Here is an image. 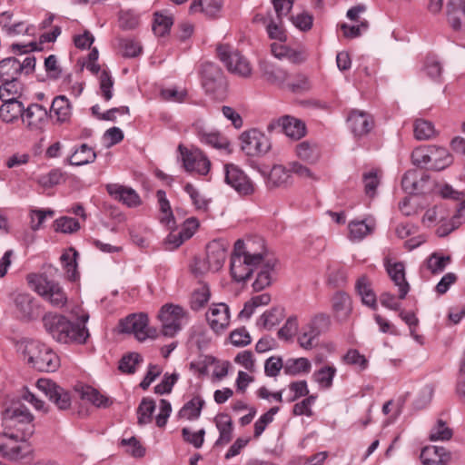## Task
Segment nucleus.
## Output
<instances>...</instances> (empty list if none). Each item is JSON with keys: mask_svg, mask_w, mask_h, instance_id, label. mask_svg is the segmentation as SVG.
I'll use <instances>...</instances> for the list:
<instances>
[{"mask_svg": "<svg viewBox=\"0 0 465 465\" xmlns=\"http://www.w3.org/2000/svg\"><path fill=\"white\" fill-rule=\"evenodd\" d=\"M77 310H72L71 313L79 320V323H74L58 313L45 314L43 317V325L45 331L55 341L62 344L85 343L89 337V331L85 327L89 315L86 312L78 315Z\"/></svg>", "mask_w": 465, "mask_h": 465, "instance_id": "nucleus-1", "label": "nucleus"}, {"mask_svg": "<svg viewBox=\"0 0 465 465\" xmlns=\"http://www.w3.org/2000/svg\"><path fill=\"white\" fill-rule=\"evenodd\" d=\"M266 247L260 237L248 239L246 242L238 240L231 258V274L236 282H244L264 260Z\"/></svg>", "mask_w": 465, "mask_h": 465, "instance_id": "nucleus-2", "label": "nucleus"}, {"mask_svg": "<svg viewBox=\"0 0 465 465\" xmlns=\"http://www.w3.org/2000/svg\"><path fill=\"white\" fill-rule=\"evenodd\" d=\"M19 350L27 357L28 363L39 371L52 372L60 366L57 354L39 341L24 340L19 343Z\"/></svg>", "mask_w": 465, "mask_h": 465, "instance_id": "nucleus-3", "label": "nucleus"}, {"mask_svg": "<svg viewBox=\"0 0 465 465\" xmlns=\"http://www.w3.org/2000/svg\"><path fill=\"white\" fill-rule=\"evenodd\" d=\"M29 287L54 307L62 308L67 303V295L60 284L46 275L30 273L26 276Z\"/></svg>", "mask_w": 465, "mask_h": 465, "instance_id": "nucleus-4", "label": "nucleus"}, {"mask_svg": "<svg viewBox=\"0 0 465 465\" xmlns=\"http://www.w3.org/2000/svg\"><path fill=\"white\" fill-rule=\"evenodd\" d=\"M2 420L5 430H14L22 438H29L34 434V417L24 405L6 408L2 413Z\"/></svg>", "mask_w": 465, "mask_h": 465, "instance_id": "nucleus-5", "label": "nucleus"}, {"mask_svg": "<svg viewBox=\"0 0 465 465\" xmlns=\"http://www.w3.org/2000/svg\"><path fill=\"white\" fill-rule=\"evenodd\" d=\"M19 433H0V455L12 461L24 460L32 453V448Z\"/></svg>", "mask_w": 465, "mask_h": 465, "instance_id": "nucleus-6", "label": "nucleus"}, {"mask_svg": "<svg viewBox=\"0 0 465 465\" xmlns=\"http://www.w3.org/2000/svg\"><path fill=\"white\" fill-rule=\"evenodd\" d=\"M226 256V245L222 241H212L206 247V259L196 261L193 272L196 275L203 274L208 271L217 272L223 266Z\"/></svg>", "mask_w": 465, "mask_h": 465, "instance_id": "nucleus-7", "label": "nucleus"}, {"mask_svg": "<svg viewBox=\"0 0 465 465\" xmlns=\"http://www.w3.org/2000/svg\"><path fill=\"white\" fill-rule=\"evenodd\" d=\"M217 55L232 74L242 77H248L252 74L249 61L237 50L228 45L217 46Z\"/></svg>", "mask_w": 465, "mask_h": 465, "instance_id": "nucleus-8", "label": "nucleus"}, {"mask_svg": "<svg viewBox=\"0 0 465 465\" xmlns=\"http://www.w3.org/2000/svg\"><path fill=\"white\" fill-rule=\"evenodd\" d=\"M121 332L133 333L135 338L143 341L147 338L154 339L157 337L155 329L148 328V317L146 314H131L119 322Z\"/></svg>", "mask_w": 465, "mask_h": 465, "instance_id": "nucleus-9", "label": "nucleus"}, {"mask_svg": "<svg viewBox=\"0 0 465 465\" xmlns=\"http://www.w3.org/2000/svg\"><path fill=\"white\" fill-rule=\"evenodd\" d=\"M185 316L184 310L179 305L165 304L159 312L162 322V334L173 337L182 329V321Z\"/></svg>", "mask_w": 465, "mask_h": 465, "instance_id": "nucleus-10", "label": "nucleus"}, {"mask_svg": "<svg viewBox=\"0 0 465 465\" xmlns=\"http://www.w3.org/2000/svg\"><path fill=\"white\" fill-rule=\"evenodd\" d=\"M242 150L250 156L266 153L271 148L269 138L257 129H252L242 134Z\"/></svg>", "mask_w": 465, "mask_h": 465, "instance_id": "nucleus-11", "label": "nucleus"}, {"mask_svg": "<svg viewBox=\"0 0 465 465\" xmlns=\"http://www.w3.org/2000/svg\"><path fill=\"white\" fill-rule=\"evenodd\" d=\"M36 388L42 391L61 411L68 410L72 404V398L66 390L49 379H39Z\"/></svg>", "mask_w": 465, "mask_h": 465, "instance_id": "nucleus-12", "label": "nucleus"}, {"mask_svg": "<svg viewBox=\"0 0 465 465\" xmlns=\"http://www.w3.org/2000/svg\"><path fill=\"white\" fill-rule=\"evenodd\" d=\"M224 172L225 182L240 195L247 196L254 193L253 183L238 166L232 163L225 164Z\"/></svg>", "mask_w": 465, "mask_h": 465, "instance_id": "nucleus-13", "label": "nucleus"}, {"mask_svg": "<svg viewBox=\"0 0 465 465\" xmlns=\"http://www.w3.org/2000/svg\"><path fill=\"white\" fill-rule=\"evenodd\" d=\"M12 300L15 305L17 317L24 321H31L39 314V305L35 299L25 292L12 293Z\"/></svg>", "mask_w": 465, "mask_h": 465, "instance_id": "nucleus-14", "label": "nucleus"}, {"mask_svg": "<svg viewBox=\"0 0 465 465\" xmlns=\"http://www.w3.org/2000/svg\"><path fill=\"white\" fill-rule=\"evenodd\" d=\"M201 74L203 85L206 92L215 93L223 87V74L217 64L212 62H204L202 64Z\"/></svg>", "mask_w": 465, "mask_h": 465, "instance_id": "nucleus-15", "label": "nucleus"}, {"mask_svg": "<svg viewBox=\"0 0 465 465\" xmlns=\"http://www.w3.org/2000/svg\"><path fill=\"white\" fill-rule=\"evenodd\" d=\"M276 128L292 139H300L305 134V124L301 120L289 115L282 116L268 124L269 131H273Z\"/></svg>", "mask_w": 465, "mask_h": 465, "instance_id": "nucleus-16", "label": "nucleus"}, {"mask_svg": "<svg viewBox=\"0 0 465 465\" xmlns=\"http://www.w3.org/2000/svg\"><path fill=\"white\" fill-rule=\"evenodd\" d=\"M347 123L355 137L366 135L374 126L372 116L360 110H352L347 118Z\"/></svg>", "mask_w": 465, "mask_h": 465, "instance_id": "nucleus-17", "label": "nucleus"}, {"mask_svg": "<svg viewBox=\"0 0 465 465\" xmlns=\"http://www.w3.org/2000/svg\"><path fill=\"white\" fill-rule=\"evenodd\" d=\"M206 319L215 332L223 331L230 322L229 307L223 302L213 304L207 312Z\"/></svg>", "mask_w": 465, "mask_h": 465, "instance_id": "nucleus-18", "label": "nucleus"}, {"mask_svg": "<svg viewBox=\"0 0 465 465\" xmlns=\"http://www.w3.org/2000/svg\"><path fill=\"white\" fill-rule=\"evenodd\" d=\"M196 134L203 143L220 150H229L230 143L219 132L206 129L201 122L194 124Z\"/></svg>", "mask_w": 465, "mask_h": 465, "instance_id": "nucleus-19", "label": "nucleus"}, {"mask_svg": "<svg viewBox=\"0 0 465 465\" xmlns=\"http://www.w3.org/2000/svg\"><path fill=\"white\" fill-rule=\"evenodd\" d=\"M276 265V260L269 255L266 251L264 260L259 265L261 267L257 277L252 284L256 292L262 291L272 283V272Z\"/></svg>", "mask_w": 465, "mask_h": 465, "instance_id": "nucleus-20", "label": "nucleus"}, {"mask_svg": "<svg viewBox=\"0 0 465 465\" xmlns=\"http://www.w3.org/2000/svg\"><path fill=\"white\" fill-rule=\"evenodd\" d=\"M386 270L390 275L391 281L399 288V298L403 300L406 298L409 291L410 284L405 278V266L402 262H388L386 264Z\"/></svg>", "mask_w": 465, "mask_h": 465, "instance_id": "nucleus-21", "label": "nucleus"}, {"mask_svg": "<svg viewBox=\"0 0 465 465\" xmlns=\"http://www.w3.org/2000/svg\"><path fill=\"white\" fill-rule=\"evenodd\" d=\"M427 181L428 177L423 172L409 170L404 173L401 179V186L402 189L410 194L420 193H423L424 184Z\"/></svg>", "mask_w": 465, "mask_h": 465, "instance_id": "nucleus-22", "label": "nucleus"}, {"mask_svg": "<svg viewBox=\"0 0 465 465\" xmlns=\"http://www.w3.org/2000/svg\"><path fill=\"white\" fill-rule=\"evenodd\" d=\"M47 111L40 104H33L26 109L25 108L23 122L25 123L27 127L32 130L42 128V126L47 122Z\"/></svg>", "mask_w": 465, "mask_h": 465, "instance_id": "nucleus-23", "label": "nucleus"}, {"mask_svg": "<svg viewBox=\"0 0 465 465\" xmlns=\"http://www.w3.org/2000/svg\"><path fill=\"white\" fill-rule=\"evenodd\" d=\"M331 308L338 321H347L352 312L351 297L344 292H335L331 298Z\"/></svg>", "mask_w": 465, "mask_h": 465, "instance_id": "nucleus-24", "label": "nucleus"}, {"mask_svg": "<svg viewBox=\"0 0 465 465\" xmlns=\"http://www.w3.org/2000/svg\"><path fill=\"white\" fill-rule=\"evenodd\" d=\"M450 460V454L443 447L427 446L420 452L423 465H446Z\"/></svg>", "mask_w": 465, "mask_h": 465, "instance_id": "nucleus-25", "label": "nucleus"}, {"mask_svg": "<svg viewBox=\"0 0 465 465\" xmlns=\"http://www.w3.org/2000/svg\"><path fill=\"white\" fill-rule=\"evenodd\" d=\"M107 191L114 199L122 202L129 207L140 204L141 200L137 193L132 189L119 184H108Z\"/></svg>", "mask_w": 465, "mask_h": 465, "instance_id": "nucleus-26", "label": "nucleus"}, {"mask_svg": "<svg viewBox=\"0 0 465 465\" xmlns=\"http://www.w3.org/2000/svg\"><path fill=\"white\" fill-rule=\"evenodd\" d=\"M4 104L0 107V118L7 124L14 123L20 117L23 118L25 113L24 104L15 98H7L2 100Z\"/></svg>", "mask_w": 465, "mask_h": 465, "instance_id": "nucleus-27", "label": "nucleus"}, {"mask_svg": "<svg viewBox=\"0 0 465 465\" xmlns=\"http://www.w3.org/2000/svg\"><path fill=\"white\" fill-rule=\"evenodd\" d=\"M429 153L430 169L431 170L441 171L452 163V157L446 148L430 145Z\"/></svg>", "mask_w": 465, "mask_h": 465, "instance_id": "nucleus-28", "label": "nucleus"}, {"mask_svg": "<svg viewBox=\"0 0 465 465\" xmlns=\"http://www.w3.org/2000/svg\"><path fill=\"white\" fill-rule=\"evenodd\" d=\"M215 425L219 430V438L215 441L216 446L228 444L232 438L233 425L231 417L226 413H221L215 417Z\"/></svg>", "mask_w": 465, "mask_h": 465, "instance_id": "nucleus-29", "label": "nucleus"}, {"mask_svg": "<svg viewBox=\"0 0 465 465\" xmlns=\"http://www.w3.org/2000/svg\"><path fill=\"white\" fill-rule=\"evenodd\" d=\"M355 289L357 293L361 296V302L364 305L371 308L372 310L377 309L378 304L376 294L371 288V282L365 275L357 280Z\"/></svg>", "mask_w": 465, "mask_h": 465, "instance_id": "nucleus-30", "label": "nucleus"}, {"mask_svg": "<svg viewBox=\"0 0 465 465\" xmlns=\"http://www.w3.org/2000/svg\"><path fill=\"white\" fill-rule=\"evenodd\" d=\"M260 70L262 78L272 84L281 85L288 79V73L272 63H261Z\"/></svg>", "mask_w": 465, "mask_h": 465, "instance_id": "nucleus-31", "label": "nucleus"}, {"mask_svg": "<svg viewBox=\"0 0 465 465\" xmlns=\"http://www.w3.org/2000/svg\"><path fill=\"white\" fill-rule=\"evenodd\" d=\"M448 20L454 30L462 29V20L465 19V7L461 0H449L447 5Z\"/></svg>", "mask_w": 465, "mask_h": 465, "instance_id": "nucleus-32", "label": "nucleus"}, {"mask_svg": "<svg viewBox=\"0 0 465 465\" xmlns=\"http://www.w3.org/2000/svg\"><path fill=\"white\" fill-rule=\"evenodd\" d=\"M289 178L290 170L282 165H274L265 176V183L269 189H273L287 184Z\"/></svg>", "mask_w": 465, "mask_h": 465, "instance_id": "nucleus-33", "label": "nucleus"}, {"mask_svg": "<svg viewBox=\"0 0 465 465\" xmlns=\"http://www.w3.org/2000/svg\"><path fill=\"white\" fill-rule=\"evenodd\" d=\"M20 74V61L7 57L0 61V81L17 80Z\"/></svg>", "mask_w": 465, "mask_h": 465, "instance_id": "nucleus-34", "label": "nucleus"}, {"mask_svg": "<svg viewBox=\"0 0 465 465\" xmlns=\"http://www.w3.org/2000/svg\"><path fill=\"white\" fill-rule=\"evenodd\" d=\"M80 396L98 408H106L112 404V401L105 395L101 394L96 389L91 386H82Z\"/></svg>", "mask_w": 465, "mask_h": 465, "instance_id": "nucleus-35", "label": "nucleus"}, {"mask_svg": "<svg viewBox=\"0 0 465 465\" xmlns=\"http://www.w3.org/2000/svg\"><path fill=\"white\" fill-rule=\"evenodd\" d=\"M296 154L309 163H315L321 156V151L316 143L304 141L297 144Z\"/></svg>", "mask_w": 465, "mask_h": 465, "instance_id": "nucleus-36", "label": "nucleus"}, {"mask_svg": "<svg viewBox=\"0 0 465 465\" xmlns=\"http://www.w3.org/2000/svg\"><path fill=\"white\" fill-rule=\"evenodd\" d=\"M223 5L222 0H193L190 5L192 12L201 11L209 17H214L221 10Z\"/></svg>", "mask_w": 465, "mask_h": 465, "instance_id": "nucleus-37", "label": "nucleus"}, {"mask_svg": "<svg viewBox=\"0 0 465 465\" xmlns=\"http://www.w3.org/2000/svg\"><path fill=\"white\" fill-rule=\"evenodd\" d=\"M204 401L200 396L193 397L183 405L179 411V415L180 417L185 418L189 420H196L200 417Z\"/></svg>", "mask_w": 465, "mask_h": 465, "instance_id": "nucleus-38", "label": "nucleus"}, {"mask_svg": "<svg viewBox=\"0 0 465 465\" xmlns=\"http://www.w3.org/2000/svg\"><path fill=\"white\" fill-rule=\"evenodd\" d=\"M95 158L96 154L94 150L84 143L74 152L69 159V163L72 165H84L93 163Z\"/></svg>", "mask_w": 465, "mask_h": 465, "instance_id": "nucleus-39", "label": "nucleus"}, {"mask_svg": "<svg viewBox=\"0 0 465 465\" xmlns=\"http://www.w3.org/2000/svg\"><path fill=\"white\" fill-rule=\"evenodd\" d=\"M51 110L61 123L66 122L71 116V104L64 95L56 96L54 99Z\"/></svg>", "mask_w": 465, "mask_h": 465, "instance_id": "nucleus-40", "label": "nucleus"}, {"mask_svg": "<svg viewBox=\"0 0 465 465\" xmlns=\"http://www.w3.org/2000/svg\"><path fill=\"white\" fill-rule=\"evenodd\" d=\"M312 364L307 358L289 359L284 363V372L288 375H298L310 372Z\"/></svg>", "mask_w": 465, "mask_h": 465, "instance_id": "nucleus-41", "label": "nucleus"}, {"mask_svg": "<svg viewBox=\"0 0 465 465\" xmlns=\"http://www.w3.org/2000/svg\"><path fill=\"white\" fill-rule=\"evenodd\" d=\"M157 199L160 206V211L162 215L160 217V222L166 225L169 228H172L174 225L173 214L169 203V201L166 199V193L163 190H159L157 192Z\"/></svg>", "mask_w": 465, "mask_h": 465, "instance_id": "nucleus-42", "label": "nucleus"}, {"mask_svg": "<svg viewBox=\"0 0 465 465\" xmlns=\"http://www.w3.org/2000/svg\"><path fill=\"white\" fill-rule=\"evenodd\" d=\"M283 316L282 309L272 308L261 315L257 324L266 330H271L280 323V322L283 319Z\"/></svg>", "mask_w": 465, "mask_h": 465, "instance_id": "nucleus-43", "label": "nucleus"}, {"mask_svg": "<svg viewBox=\"0 0 465 465\" xmlns=\"http://www.w3.org/2000/svg\"><path fill=\"white\" fill-rule=\"evenodd\" d=\"M450 255H441L439 252L431 253L426 260V266L432 274L442 272L450 262Z\"/></svg>", "mask_w": 465, "mask_h": 465, "instance_id": "nucleus-44", "label": "nucleus"}, {"mask_svg": "<svg viewBox=\"0 0 465 465\" xmlns=\"http://www.w3.org/2000/svg\"><path fill=\"white\" fill-rule=\"evenodd\" d=\"M348 227L350 239L352 241H361L374 230L373 225L368 224L364 221H351Z\"/></svg>", "mask_w": 465, "mask_h": 465, "instance_id": "nucleus-45", "label": "nucleus"}, {"mask_svg": "<svg viewBox=\"0 0 465 465\" xmlns=\"http://www.w3.org/2000/svg\"><path fill=\"white\" fill-rule=\"evenodd\" d=\"M155 411V403L153 400L143 398L137 409L138 424L145 425L152 421L153 413Z\"/></svg>", "mask_w": 465, "mask_h": 465, "instance_id": "nucleus-46", "label": "nucleus"}, {"mask_svg": "<svg viewBox=\"0 0 465 465\" xmlns=\"http://www.w3.org/2000/svg\"><path fill=\"white\" fill-rule=\"evenodd\" d=\"M78 253L74 248H70L61 255V262L66 270L67 279L74 281L76 279V257Z\"/></svg>", "mask_w": 465, "mask_h": 465, "instance_id": "nucleus-47", "label": "nucleus"}, {"mask_svg": "<svg viewBox=\"0 0 465 465\" xmlns=\"http://www.w3.org/2000/svg\"><path fill=\"white\" fill-rule=\"evenodd\" d=\"M336 374L334 366H324L313 374L315 381L323 389H329L332 385L333 378Z\"/></svg>", "mask_w": 465, "mask_h": 465, "instance_id": "nucleus-48", "label": "nucleus"}, {"mask_svg": "<svg viewBox=\"0 0 465 465\" xmlns=\"http://www.w3.org/2000/svg\"><path fill=\"white\" fill-rule=\"evenodd\" d=\"M435 134L434 125L431 122L417 119L414 122V136L418 140H429Z\"/></svg>", "mask_w": 465, "mask_h": 465, "instance_id": "nucleus-49", "label": "nucleus"}, {"mask_svg": "<svg viewBox=\"0 0 465 465\" xmlns=\"http://www.w3.org/2000/svg\"><path fill=\"white\" fill-rule=\"evenodd\" d=\"M114 78L106 70H103L99 76L100 95L104 101H110L114 95Z\"/></svg>", "mask_w": 465, "mask_h": 465, "instance_id": "nucleus-50", "label": "nucleus"}, {"mask_svg": "<svg viewBox=\"0 0 465 465\" xmlns=\"http://www.w3.org/2000/svg\"><path fill=\"white\" fill-rule=\"evenodd\" d=\"M210 296L209 287L207 285H202L192 294L190 301L191 308L193 311H199L208 302Z\"/></svg>", "mask_w": 465, "mask_h": 465, "instance_id": "nucleus-51", "label": "nucleus"}, {"mask_svg": "<svg viewBox=\"0 0 465 465\" xmlns=\"http://www.w3.org/2000/svg\"><path fill=\"white\" fill-rule=\"evenodd\" d=\"M54 229L58 232L73 233L80 229V224L74 218L64 216L54 221Z\"/></svg>", "mask_w": 465, "mask_h": 465, "instance_id": "nucleus-52", "label": "nucleus"}, {"mask_svg": "<svg viewBox=\"0 0 465 465\" xmlns=\"http://www.w3.org/2000/svg\"><path fill=\"white\" fill-rule=\"evenodd\" d=\"M173 24V20L172 16L155 13L153 31L156 35L163 36L169 32Z\"/></svg>", "mask_w": 465, "mask_h": 465, "instance_id": "nucleus-53", "label": "nucleus"}, {"mask_svg": "<svg viewBox=\"0 0 465 465\" xmlns=\"http://www.w3.org/2000/svg\"><path fill=\"white\" fill-rule=\"evenodd\" d=\"M452 434V430L442 420H438L437 423L430 430V440L431 441L449 440L451 439Z\"/></svg>", "mask_w": 465, "mask_h": 465, "instance_id": "nucleus-54", "label": "nucleus"}, {"mask_svg": "<svg viewBox=\"0 0 465 465\" xmlns=\"http://www.w3.org/2000/svg\"><path fill=\"white\" fill-rule=\"evenodd\" d=\"M62 180V172L58 169H53L47 173L39 175L36 182L43 188L49 189L59 184Z\"/></svg>", "mask_w": 465, "mask_h": 465, "instance_id": "nucleus-55", "label": "nucleus"}, {"mask_svg": "<svg viewBox=\"0 0 465 465\" xmlns=\"http://www.w3.org/2000/svg\"><path fill=\"white\" fill-rule=\"evenodd\" d=\"M379 172L377 170H371L366 172L362 175V181L364 183V190L367 195L373 197L376 193V189L380 184Z\"/></svg>", "mask_w": 465, "mask_h": 465, "instance_id": "nucleus-56", "label": "nucleus"}, {"mask_svg": "<svg viewBox=\"0 0 465 465\" xmlns=\"http://www.w3.org/2000/svg\"><path fill=\"white\" fill-rule=\"evenodd\" d=\"M319 337L317 331H314L309 325L302 327L300 334L298 335L299 345L305 350H311L314 346V341Z\"/></svg>", "mask_w": 465, "mask_h": 465, "instance_id": "nucleus-57", "label": "nucleus"}, {"mask_svg": "<svg viewBox=\"0 0 465 465\" xmlns=\"http://www.w3.org/2000/svg\"><path fill=\"white\" fill-rule=\"evenodd\" d=\"M119 46L124 57H136L142 52L141 45L131 38L119 39Z\"/></svg>", "mask_w": 465, "mask_h": 465, "instance_id": "nucleus-58", "label": "nucleus"}, {"mask_svg": "<svg viewBox=\"0 0 465 465\" xmlns=\"http://www.w3.org/2000/svg\"><path fill=\"white\" fill-rule=\"evenodd\" d=\"M142 361V357L139 353L132 352L124 356L119 362V370L125 373H134L136 365Z\"/></svg>", "mask_w": 465, "mask_h": 465, "instance_id": "nucleus-59", "label": "nucleus"}, {"mask_svg": "<svg viewBox=\"0 0 465 465\" xmlns=\"http://www.w3.org/2000/svg\"><path fill=\"white\" fill-rule=\"evenodd\" d=\"M0 99L14 98L12 95L17 94L21 91V84L17 80L0 81Z\"/></svg>", "mask_w": 465, "mask_h": 465, "instance_id": "nucleus-60", "label": "nucleus"}, {"mask_svg": "<svg viewBox=\"0 0 465 465\" xmlns=\"http://www.w3.org/2000/svg\"><path fill=\"white\" fill-rule=\"evenodd\" d=\"M182 435L186 442L192 444L194 448H201L203 444L205 430L203 429L199 430L196 432L191 431L188 428L182 430Z\"/></svg>", "mask_w": 465, "mask_h": 465, "instance_id": "nucleus-61", "label": "nucleus"}, {"mask_svg": "<svg viewBox=\"0 0 465 465\" xmlns=\"http://www.w3.org/2000/svg\"><path fill=\"white\" fill-rule=\"evenodd\" d=\"M54 212L53 210H42V209H35L32 210L30 212V218H31V228L34 231H37L41 228L42 224L44 223L45 218L47 216L52 217L54 216Z\"/></svg>", "mask_w": 465, "mask_h": 465, "instance_id": "nucleus-62", "label": "nucleus"}, {"mask_svg": "<svg viewBox=\"0 0 465 465\" xmlns=\"http://www.w3.org/2000/svg\"><path fill=\"white\" fill-rule=\"evenodd\" d=\"M298 331L297 318L292 316L288 318L285 324L279 330L278 337L282 340H291Z\"/></svg>", "mask_w": 465, "mask_h": 465, "instance_id": "nucleus-63", "label": "nucleus"}, {"mask_svg": "<svg viewBox=\"0 0 465 465\" xmlns=\"http://www.w3.org/2000/svg\"><path fill=\"white\" fill-rule=\"evenodd\" d=\"M187 96L185 89L166 88L161 91V97L164 101L182 103Z\"/></svg>", "mask_w": 465, "mask_h": 465, "instance_id": "nucleus-64", "label": "nucleus"}]
</instances>
